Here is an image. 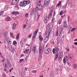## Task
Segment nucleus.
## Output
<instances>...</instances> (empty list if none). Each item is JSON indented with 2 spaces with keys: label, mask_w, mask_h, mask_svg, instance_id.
<instances>
[{
  "label": "nucleus",
  "mask_w": 77,
  "mask_h": 77,
  "mask_svg": "<svg viewBox=\"0 0 77 77\" xmlns=\"http://www.w3.org/2000/svg\"><path fill=\"white\" fill-rule=\"evenodd\" d=\"M32 12L35 15L38 12V10H37L36 8H34Z\"/></svg>",
  "instance_id": "1a4fd4ad"
},
{
  "label": "nucleus",
  "mask_w": 77,
  "mask_h": 77,
  "mask_svg": "<svg viewBox=\"0 0 77 77\" xmlns=\"http://www.w3.org/2000/svg\"><path fill=\"white\" fill-rule=\"evenodd\" d=\"M51 29L50 27H49L48 31V35L46 37H45L44 39V42H47V41L48 40V38H49L50 35V34H51Z\"/></svg>",
  "instance_id": "f257e3e1"
},
{
  "label": "nucleus",
  "mask_w": 77,
  "mask_h": 77,
  "mask_svg": "<svg viewBox=\"0 0 77 77\" xmlns=\"http://www.w3.org/2000/svg\"><path fill=\"white\" fill-rule=\"evenodd\" d=\"M66 61L67 62V61H68V57H67V56H66Z\"/></svg>",
  "instance_id": "e2e57ef3"
},
{
  "label": "nucleus",
  "mask_w": 77,
  "mask_h": 77,
  "mask_svg": "<svg viewBox=\"0 0 77 77\" xmlns=\"http://www.w3.org/2000/svg\"><path fill=\"white\" fill-rule=\"evenodd\" d=\"M66 5H64L63 7V9H66Z\"/></svg>",
  "instance_id": "72a5a7b5"
},
{
  "label": "nucleus",
  "mask_w": 77,
  "mask_h": 77,
  "mask_svg": "<svg viewBox=\"0 0 77 77\" xmlns=\"http://www.w3.org/2000/svg\"><path fill=\"white\" fill-rule=\"evenodd\" d=\"M64 27H67V25H66V21H64V24L63 25Z\"/></svg>",
  "instance_id": "cd10ccee"
},
{
  "label": "nucleus",
  "mask_w": 77,
  "mask_h": 77,
  "mask_svg": "<svg viewBox=\"0 0 77 77\" xmlns=\"http://www.w3.org/2000/svg\"><path fill=\"white\" fill-rule=\"evenodd\" d=\"M63 29L62 28H61L60 29V32H63Z\"/></svg>",
  "instance_id": "79ce46f5"
},
{
  "label": "nucleus",
  "mask_w": 77,
  "mask_h": 77,
  "mask_svg": "<svg viewBox=\"0 0 77 77\" xmlns=\"http://www.w3.org/2000/svg\"><path fill=\"white\" fill-rule=\"evenodd\" d=\"M44 22L45 23H47V17H44Z\"/></svg>",
  "instance_id": "4468645a"
},
{
  "label": "nucleus",
  "mask_w": 77,
  "mask_h": 77,
  "mask_svg": "<svg viewBox=\"0 0 77 77\" xmlns=\"http://www.w3.org/2000/svg\"><path fill=\"white\" fill-rule=\"evenodd\" d=\"M36 49V46H34L32 48V52H34V53L35 52V50Z\"/></svg>",
  "instance_id": "412c9836"
},
{
  "label": "nucleus",
  "mask_w": 77,
  "mask_h": 77,
  "mask_svg": "<svg viewBox=\"0 0 77 77\" xmlns=\"http://www.w3.org/2000/svg\"><path fill=\"white\" fill-rule=\"evenodd\" d=\"M3 14V11H0V16H2Z\"/></svg>",
  "instance_id": "7c9ffc66"
},
{
  "label": "nucleus",
  "mask_w": 77,
  "mask_h": 77,
  "mask_svg": "<svg viewBox=\"0 0 77 77\" xmlns=\"http://www.w3.org/2000/svg\"><path fill=\"white\" fill-rule=\"evenodd\" d=\"M77 41V38H76L74 40V41Z\"/></svg>",
  "instance_id": "774afa93"
},
{
  "label": "nucleus",
  "mask_w": 77,
  "mask_h": 77,
  "mask_svg": "<svg viewBox=\"0 0 77 77\" xmlns=\"http://www.w3.org/2000/svg\"><path fill=\"white\" fill-rule=\"evenodd\" d=\"M21 57H23L24 56V54H21Z\"/></svg>",
  "instance_id": "338daca9"
},
{
  "label": "nucleus",
  "mask_w": 77,
  "mask_h": 77,
  "mask_svg": "<svg viewBox=\"0 0 77 77\" xmlns=\"http://www.w3.org/2000/svg\"><path fill=\"white\" fill-rule=\"evenodd\" d=\"M3 77H6V75L5 74H4L3 75Z\"/></svg>",
  "instance_id": "bf43d9fd"
},
{
  "label": "nucleus",
  "mask_w": 77,
  "mask_h": 77,
  "mask_svg": "<svg viewBox=\"0 0 77 77\" xmlns=\"http://www.w3.org/2000/svg\"><path fill=\"white\" fill-rule=\"evenodd\" d=\"M39 41H42L43 40V38H42V36L41 35H40L39 36Z\"/></svg>",
  "instance_id": "a211bd4d"
},
{
  "label": "nucleus",
  "mask_w": 77,
  "mask_h": 77,
  "mask_svg": "<svg viewBox=\"0 0 77 77\" xmlns=\"http://www.w3.org/2000/svg\"><path fill=\"white\" fill-rule=\"evenodd\" d=\"M10 35L12 37V36H13V33L11 32Z\"/></svg>",
  "instance_id": "de8ad7c7"
},
{
  "label": "nucleus",
  "mask_w": 77,
  "mask_h": 77,
  "mask_svg": "<svg viewBox=\"0 0 77 77\" xmlns=\"http://www.w3.org/2000/svg\"><path fill=\"white\" fill-rule=\"evenodd\" d=\"M19 0H13L11 3V5H18L19 2Z\"/></svg>",
  "instance_id": "423d86ee"
},
{
  "label": "nucleus",
  "mask_w": 77,
  "mask_h": 77,
  "mask_svg": "<svg viewBox=\"0 0 77 77\" xmlns=\"http://www.w3.org/2000/svg\"><path fill=\"white\" fill-rule=\"evenodd\" d=\"M3 14V11H0V16H2Z\"/></svg>",
  "instance_id": "2f4dec72"
},
{
  "label": "nucleus",
  "mask_w": 77,
  "mask_h": 77,
  "mask_svg": "<svg viewBox=\"0 0 77 77\" xmlns=\"http://www.w3.org/2000/svg\"><path fill=\"white\" fill-rule=\"evenodd\" d=\"M53 12V6L51 7V11L49 13L52 14V13Z\"/></svg>",
  "instance_id": "dca6fc26"
},
{
  "label": "nucleus",
  "mask_w": 77,
  "mask_h": 77,
  "mask_svg": "<svg viewBox=\"0 0 77 77\" xmlns=\"http://www.w3.org/2000/svg\"><path fill=\"white\" fill-rule=\"evenodd\" d=\"M11 51V52H12L13 53H14V51H15V49L14 48L12 47L11 48V50H10Z\"/></svg>",
  "instance_id": "aec40b11"
},
{
  "label": "nucleus",
  "mask_w": 77,
  "mask_h": 77,
  "mask_svg": "<svg viewBox=\"0 0 77 77\" xmlns=\"http://www.w3.org/2000/svg\"><path fill=\"white\" fill-rule=\"evenodd\" d=\"M19 14V12L18 11H13L12 12V15H15L16 14Z\"/></svg>",
  "instance_id": "f8f14e48"
},
{
  "label": "nucleus",
  "mask_w": 77,
  "mask_h": 77,
  "mask_svg": "<svg viewBox=\"0 0 77 77\" xmlns=\"http://www.w3.org/2000/svg\"><path fill=\"white\" fill-rule=\"evenodd\" d=\"M25 17H27V16H28V15H29V13L26 14H25Z\"/></svg>",
  "instance_id": "a19ab883"
},
{
  "label": "nucleus",
  "mask_w": 77,
  "mask_h": 77,
  "mask_svg": "<svg viewBox=\"0 0 77 77\" xmlns=\"http://www.w3.org/2000/svg\"><path fill=\"white\" fill-rule=\"evenodd\" d=\"M6 40L8 43H9V44H11L12 43L11 42V40H10V38H6Z\"/></svg>",
  "instance_id": "9b49d317"
},
{
  "label": "nucleus",
  "mask_w": 77,
  "mask_h": 77,
  "mask_svg": "<svg viewBox=\"0 0 77 77\" xmlns=\"http://www.w3.org/2000/svg\"><path fill=\"white\" fill-rule=\"evenodd\" d=\"M74 44H75V45H77V42H75L74 43Z\"/></svg>",
  "instance_id": "6e6d98bb"
},
{
  "label": "nucleus",
  "mask_w": 77,
  "mask_h": 77,
  "mask_svg": "<svg viewBox=\"0 0 77 77\" xmlns=\"http://www.w3.org/2000/svg\"><path fill=\"white\" fill-rule=\"evenodd\" d=\"M41 58H42V56L41 55H40L39 56V59H41Z\"/></svg>",
  "instance_id": "4d7b16f0"
},
{
  "label": "nucleus",
  "mask_w": 77,
  "mask_h": 77,
  "mask_svg": "<svg viewBox=\"0 0 77 77\" xmlns=\"http://www.w3.org/2000/svg\"><path fill=\"white\" fill-rule=\"evenodd\" d=\"M68 57L70 59H73V56L72 54H70L69 56Z\"/></svg>",
  "instance_id": "ddd939ff"
},
{
  "label": "nucleus",
  "mask_w": 77,
  "mask_h": 77,
  "mask_svg": "<svg viewBox=\"0 0 77 77\" xmlns=\"http://www.w3.org/2000/svg\"><path fill=\"white\" fill-rule=\"evenodd\" d=\"M37 8L39 11H42L43 8H44V6L41 4H39L37 6Z\"/></svg>",
  "instance_id": "7ed1b4c3"
},
{
  "label": "nucleus",
  "mask_w": 77,
  "mask_h": 77,
  "mask_svg": "<svg viewBox=\"0 0 77 77\" xmlns=\"http://www.w3.org/2000/svg\"><path fill=\"white\" fill-rule=\"evenodd\" d=\"M63 27H64L63 25H62L61 26V29H63Z\"/></svg>",
  "instance_id": "864d4df0"
},
{
  "label": "nucleus",
  "mask_w": 77,
  "mask_h": 77,
  "mask_svg": "<svg viewBox=\"0 0 77 77\" xmlns=\"http://www.w3.org/2000/svg\"><path fill=\"white\" fill-rule=\"evenodd\" d=\"M23 3H24V5H27V3H26V2H27V1H23Z\"/></svg>",
  "instance_id": "ea45409f"
},
{
  "label": "nucleus",
  "mask_w": 77,
  "mask_h": 77,
  "mask_svg": "<svg viewBox=\"0 0 77 77\" xmlns=\"http://www.w3.org/2000/svg\"><path fill=\"white\" fill-rule=\"evenodd\" d=\"M15 27H16V26H13V29H15Z\"/></svg>",
  "instance_id": "a18cd8bd"
},
{
  "label": "nucleus",
  "mask_w": 77,
  "mask_h": 77,
  "mask_svg": "<svg viewBox=\"0 0 77 77\" xmlns=\"http://www.w3.org/2000/svg\"><path fill=\"white\" fill-rule=\"evenodd\" d=\"M24 5V2L22 1L20 2V4H18V5L19 6H23Z\"/></svg>",
  "instance_id": "9d476101"
},
{
  "label": "nucleus",
  "mask_w": 77,
  "mask_h": 77,
  "mask_svg": "<svg viewBox=\"0 0 77 77\" xmlns=\"http://www.w3.org/2000/svg\"><path fill=\"white\" fill-rule=\"evenodd\" d=\"M58 55H59L58 53H57L56 54V57H55V58L54 59V60H56V59H57V57H58Z\"/></svg>",
  "instance_id": "5701e85b"
},
{
  "label": "nucleus",
  "mask_w": 77,
  "mask_h": 77,
  "mask_svg": "<svg viewBox=\"0 0 77 77\" xmlns=\"http://www.w3.org/2000/svg\"><path fill=\"white\" fill-rule=\"evenodd\" d=\"M76 29V28H73L72 29H69V31L70 32H72V31H74V30H75V29Z\"/></svg>",
  "instance_id": "6ab92c4d"
},
{
  "label": "nucleus",
  "mask_w": 77,
  "mask_h": 77,
  "mask_svg": "<svg viewBox=\"0 0 77 77\" xmlns=\"http://www.w3.org/2000/svg\"><path fill=\"white\" fill-rule=\"evenodd\" d=\"M63 13V12H62V11H61L60 12V15H62V14H63L62 13Z\"/></svg>",
  "instance_id": "c03bdc74"
},
{
  "label": "nucleus",
  "mask_w": 77,
  "mask_h": 77,
  "mask_svg": "<svg viewBox=\"0 0 77 77\" xmlns=\"http://www.w3.org/2000/svg\"><path fill=\"white\" fill-rule=\"evenodd\" d=\"M67 62L68 64V63H70L69 62V61H67Z\"/></svg>",
  "instance_id": "69168bd1"
},
{
  "label": "nucleus",
  "mask_w": 77,
  "mask_h": 77,
  "mask_svg": "<svg viewBox=\"0 0 77 77\" xmlns=\"http://www.w3.org/2000/svg\"><path fill=\"white\" fill-rule=\"evenodd\" d=\"M60 5H61V2L60 1L59 2V3L57 5V6H58V7H59V6H60Z\"/></svg>",
  "instance_id": "a878e982"
},
{
  "label": "nucleus",
  "mask_w": 77,
  "mask_h": 77,
  "mask_svg": "<svg viewBox=\"0 0 77 77\" xmlns=\"http://www.w3.org/2000/svg\"><path fill=\"white\" fill-rule=\"evenodd\" d=\"M29 49H26L24 51V53H27L29 52Z\"/></svg>",
  "instance_id": "b1692460"
},
{
  "label": "nucleus",
  "mask_w": 77,
  "mask_h": 77,
  "mask_svg": "<svg viewBox=\"0 0 77 77\" xmlns=\"http://www.w3.org/2000/svg\"><path fill=\"white\" fill-rule=\"evenodd\" d=\"M26 25H25V24L23 25V29H24V28L26 27Z\"/></svg>",
  "instance_id": "58836bf2"
},
{
  "label": "nucleus",
  "mask_w": 77,
  "mask_h": 77,
  "mask_svg": "<svg viewBox=\"0 0 77 77\" xmlns=\"http://www.w3.org/2000/svg\"><path fill=\"white\" fill-rule=\"evenodd\" d=\"M13 69V68H11L9 70V72H11L12 71V70Z\"/></svg>",
  "instance_id": "8fccbe9b"
},
{
  "label": "nucleus",
  "mask_w": 77,
  "mask_h": 77,
  "mask_svg": "<svg viewBox=\"0 0 77 77\" xmlns=\"http://www.w3.org/2000/svg\"><path fill=\"white\" fill-rule=\"evenodd\" d=\"M58 51H59V48L57 47H55V48H54L53 49V54L58 53Z\"/></svg>",
  "instance_id": "39448f33"
},
{
  "label": "nucleus",
  "mask_w": 77,
  "mask_h": 77,
  "mask_svg": "<svg viewBox=\"0 0 77 77\" xmlns=\"http://www.w3.org/2000/svg\"><path fill=\"white\" fill-rule=\"evenodd\" d=\"M32 72L33 73H36V70H32Z\"/></svg>",
  "instance_id": "4c0bfd02"
},
{
  "label": "nucleus",
  "mask_w": 77,
  "mask_h": 77,
  "mask_svg": "<svg viewBox=\"0 0 77 77\" xmlns=\"http://www.w3.org/2000/svg\"><path fill=\"white\" fill-rule=\"evenodd\" d=\"M58 59H59V60H61V57H60V56H59L58 57Z\"/></svg>",
  "instance_id": "3c124183"
},
{
  "label": "nucleus",
  "mask_w": 77,
  "mask_h": 77,
  "mask_svg": "<svg viewBox=\"0 0 77 77\" xmlns=\"http://www.w3.org/2000/svg\"><path fill=\"white\" fill-rule=\"evenodd\" d=\"M38 30H39V29H37L33 32L34 34L32 36V40L33 41H34L35 40V37L36 36V35H37L38 32Z\"/></svg>",
  "instance_id": "f03ea898"
},
{
  "label": "nucleus",
  "mask_w": 77,
  "mask_h": 77,
  "mask_svg": "<svg viewBox=\"0 0 77 77\" xmlns=\"http://www.w3.org/2000/svg\"><path fill=\"white\" fill-rule=\"evenodd\" d=\"M6 33H7V32L6 31H4V32L3 35H4L5 36V37H6Z\"/></svg>",
  "instance_id": "393cba45"
},
{
  "label": "nucleus",
  "mask_w": 77,
  "mask_h": 77,
  "mask_svg": "<svg viewBox=\"0 0 77 77\" xmlns=\"http://www.w3.org/2000/svg\"><path fill=\"white\" fill-rule=\"evenodd\" d=\"M31 36H32L31 35H28V38H31Z\"/></svg>",
  "instance_id": "5fc2aeb1"
},
{
  "label": "nucleus",
  "mask_w": 77,
  "mask_h": 77,
  "mask_svg": "<svg viewBox=\"0 0 77 77\" xmlns=\"http://www.w3.org/2000/svg\"><path fill=\"white\" fill-rule=\"evenodd\" d=\"M68 65L69 66V67L71 66V64H70V63H68Z\"/></svg>",
  "instance_id": "680f3d73"
},
{
  "label": "nucleus",
  "mask_w": 77,
  "mask_h": 77,
  "mask_svg": "<svg viewBox=\"0 0 77 77\" xmlns=\"http://www.w3.org/2000/svg\"><path fill=\"white\" fill-rule=\"evenodd\" d=\"M26 3L27 4V5H29V3H30V1H26Z\"/></svg>",
  "instance_id": "c756f323"
},
{
  "label": "nucleus",
  "mask_w": 77,
  "mask_h": 77,
  "mask_svg": "<svg viewBox=\"0 0 77 77\" xmlns=\"http://www.w3.org/2000/svg\"><path fill=\"white\" fill-rule=\"evenodd\" d=\"M74 68H76V67H77V65L76 64H74Z\"/></svg>",
  "instance_id": "49530a36"
},
{
  "label": "nucleus",
  "mask_w": 77,
  "mask_h": 77,
  "mask_svg": "<svg viewBox=\"0 0 77 77\" xmlns=\"http://www.w3.org/2000/svg\"><path fill=\"white\" fill-rule=\"evenodd\" d=\"M63 62L64 63H66V60H65V58H64L63 60Z\"/></svg>",
  "instance_id": "c9c22d12"
},
{
  "label": "nucleus",
  "mask_w": 77,
  "mask_h": 77,
  "mask_svg": "<svg viewBox=\"0 0 77 77\" xmlns=\"http://www.w3.org/2000/svg\"><path fill=\"white\" fill-rule=\"evenodd\" d=\"M19 38V37L18 36V35H17L16 36V39H18Z\"/></svg>",
  "instance_id": "052dcab7"
},
{
  "label": "nucleus",
  "mask_w": 77,
  "mask_h": 77,
  "mask_svg": "<svg viewBox=\"0 0 77 77\" xmlns=\"http://www.w3.org/2000/svg\"><path fill=\"white\" fill-rule=\"evenodd\" d=\"M20 44L21 46L23 47V45H24V44H23V41H21L20 42Z\"/></svg>",
  "instance_id": "4be33fe9"
},
{
  "label": "nucleus",
  "mask_w": 77,
  "mask_h": 77,
  "mask_svg": "<svg viewBox=\"0 0 77 77\" xmlns=\"http://www.w3.org/2000/svg\"><path fill=\"white\" fill-rule=\"evenodd\" d=\"M50 77H54V75L52 73H51L50 74Z\"/></svg>",
  "instance_id": "473e14b6"
},
{
  "label": "nucleus",
  "mask_w": 77,
  "mask_h": 77,
  "mask_svg": "<svg viewBox=\"0 0 77 77\" xmlns=\"http://www.w3.org/2000/svg\"><path fill=\"white\" fill-rule=\"evenodd\" d=\"M52 15V14L51 13H49V15H48V19L50 18L51 17V16Z\"/></svg>",
  "instance_id": "2eb2a0df"
},
{
  "label": "nucleus",
  "mask_w": 77,
  "mask_h": 77,
  "mask_svg": "<svg viewBox=\"0 0 77 77\" xmlns=\"http://www.w3.org/2000/svg\"><path fill=\"white\" fill-rule=\"evenodd\" d=\"M8 48L9 49V50H11V48L12 47V46H11V45H8Z\"/></svg>",
  "instance_id": "f3484780"
},
{
  "label": "nucleus",
  "mask_w": 77,
  "mask_h": 77,
  "mask_svg": "<svg viewBox=\"0 0 77 77\" xmlns=\"http://www.w3.org/2000/svg\"><path fill=\"white\" fill-rule=\"evenodd\" d=\"M23 59H21L20 60V62L21 63V62H23Z\"/></svg>",
  "instance_id": "09e8293b"
},
{
  "label": "nucleus",
  "mask_w": 77,
  "mask_h": 77,
  "mask_svg": "<svg viewBox=\"0 0 77 77\" xmlns=\"http://www.w3.org/2000/svg\"><path fill=\"white\" fill-rule=\"evenodd\" d=\"M6 19L7 21H9V20H10V17H6Z\"/></svg>",
  "instance_id": "bb28decb"
},
{
  "label": "nucleus",
  "mask_w": 77,
  "mask_h": 77,
  "mask_svg": "<svg viewBox=\"0 0 77 77\" xmlns=\"http://www.w3.org/2000/svg\"><path fill=\"white\" fill-rule=\"evenodd\" d=\"M6 60H7V63H8L9 62H10V61H9V59H8V58H7Z\"/></svg>",
  "instance_id": "e433bc0d"
},
{
  "label": "nucleus",
  "mask_w": 77,
  "mask_h": 77,
  "mask_svg": "<svg viewBox=\"0 0 77 77\" xmlns=\"http://www.w3.org/2000/svg\"><path fill=\"white\" fill-rule=\"evenodd\" d=\"M44 49V46L43 45L42 46L40 45L39 47V53L41 54L43 52Z\"/></svg>",
  "instance_id": "20e7f679"
},
{
  "label": "nucleus",
  "mask_w": 77,
  "mask_h": 77,
  "mask_svg": "<svg viewBox=\"0 0 77 77\" xmlns=\"http://www.w3.org/2000/svg\"><path fill=\"white\" fill-rule=\"evenodd\" d=\"M4 67L6 68H8V66H4Z\"/></svg>",
  "instance_id": "13d9d810"
},
{
  "label": "nucleus",
  "mask_w": 77,
  "mask_h": 77,
  "mask_svg": "<svg viewBox=\"0 0 77 77\" xmlns=\"http://www.w3.org/2000/svg\"><path fill=\"white\" fill-rule=\"evenodd\" d=\"M58 32H59V31H57L56 34V35H57V36H58Z\"/></svg>",
  "instance_id": "37998d69"
},
{
  "label": "nucleus",
  "mask_w": 77,
  "mask_h": 77,
  "mask_svg": "<svg viewBox=\"0 0 77 77\" xmlns=\"http://www.w3.org/2000/svg\"><path fill=\"white\" fill-rule=\"evenodd\" d=\"M7 63V65H8V66H11V63L10 62Z\"/></svg>",
  "instance_id": "c85d7f7f"
},
{
  "label": "nucleus",
  "mask_w": 77,
  "mask_h": 77,
  "mask_svg": "<svg viewBox=\"0 0 77 77\" xmlns=\"http://www.w3.org/2000/svg\"><path fill=\"white\" fill-rule=\"evenodd\" d=\"M45 52L46 54H48L51 52V49L50 48H47L46 50H45Z\"/></svg>",
  "instance_id": "6e6552de"
},
{
  "label": "nucleus",
  "mask_w": 77,
  "mask_h": 77,
  "mask_svg": "<svg viewBox=\"0 0 77 77\" xmlns=\"http://www.w3.org/2000/svg\"><path fill=\"white\" fill-rule=\"evenodd\" d=\"M47 34H48L47 32H45V35H47Z\"/></svg>",
  "instance_id": "0e129e2a"
},
{
  "label": "nucleus",
  "mask_w": 77,
  "mask_h": 77,
  "mask_svg": "<svg viewBox=\"0 0 77 77\" xmlns=\"http://www.w3.org/2000/svg\"><path fill=\"white\" fill-rule=\"evenodd\" d=\"M50 0H45L44 2V5L45 6H47L49 5Z\"/></svg>",
  "instance_id": "0eeeda50"
},
{
  "label": "nucleus",
  "mask_w": 77,
  "mask_h": 77,
  "mask_svg": "<svg viewBox=\"0 0 77 77\" xmlns=\"http://www.w3.org/2000/svg\"><path fill=\"white\" fill-rule=\"evenodd\" d=\"M55 20V18H53L52 20V21H54V20Z\"/></svg>",
  "instance_id": "603ef678"
},
{
  "label": "nucleus",
  "mask_w": 77,
  "mask_h": 77,
  "mask_svg": "<svg viewBox=\"0 0 77 77\" xmlns=\"http://www.w3.org/2000/svg\"><path fill=\"white\" fill-rule=\"evenodd\" d=\"M17 44V42L15 41H14L13 42V44L14 45H15V44Z\"/></svg>",
  "instance_id": "f704fd0d"
}]
</instances>
